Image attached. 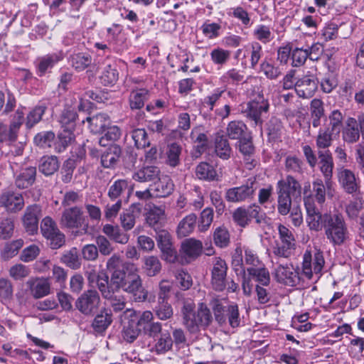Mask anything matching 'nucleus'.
<instances>
[{
	"instance_id": "obj_1",
	"label": "nucleus",
	"mask_w": 364,
	"mask_h": 364,
	"mask_svg": "<svg viewBox=\"0 0 364 364\" xmlns=\"http://www.w3.org/2000/svg\"><path fill=\"white\" fill-rule=\"evenodd\" d=\"M325 264L323 252L316 250L312 257L310 251L306 250L303 255L301 272L294 269L291 264H279L275 269L274 277L277 281L289 287H295L301 279L310 280L313 274H320Z\"/></svg>"
},
{
	"instance_id": "obj_2",
	"label": "nucleus",
	"mask_w": 364,
	"mask_h": 364,
	"mask_svg": "<svg viewBox=\"0 0 364 364\" xmlns=\"http://www.w3.org/2000/svg\"><path fill=\"white\" fill-rule=\"evenodd\" d=\"M109 283L114 287L134 295L138 292L142 293V296H139V298H142L143 300L146 299V294L143 291L142 279L139 269L132 262H125L121 266V271L112 272Z\"/></svg>"
},
{
	"instance_id": "obj_3",
	"label": "nucleus",
	"mask_w": 364,
	"mask_h": 364,
	"mask_svg": "<svg viewBox=\"0 0 364 364\" xmlns=\"http://www.w3.org/2000/svg\"><path fill=\"white\" fill-rule=\"evenodd\" d=\"M183 323L191 333H196L200 329H205L212 322V315L209 309L203 303L199 304L197 311L191 304H186L182 309Z\"/></svg>"
},
{
	"instance_id": "obj_4",
	"label": "nucleus",
	"mask_w": 364,
	"mask_h": 364,
	"mask_svg": "<svg viewBox=\"0 0 364 364\" xmlns=\"http://www.w3.org/2000/svg\"><path fill=\"white\" fill-rule=\"evenodd\" d=\"M323 230L326 238L333 245L343 244L348 237L347 224L343 216L340 213L326 215Z\"/></svg>"
},
{
	"instance_id": "obj_5",
	"label": "nucleus",
	"mask_w": 364,
	"mask_h": 364,
	"mask_svg": "<svg viewBox=\"0 0 364 364\" xmlns=\"http://www.w3.org/2000/svg\"><path fill=\"white\" fill-rule=\"evenodd\" d=\"M269 104L263 95H258L254 100L242 106L241 112L252 122L255 126L262 127L264 122L263 117L267 114Z\"/></svg>"
},
{
	"instance_id": "obj_6",
	"label": "nucleus",
	"mask_w": 364,
	"mask_h": 364,
	"mask_svg": "<svg viewBox=\"0 0 364 364\" xmlns=\"http://www.w3.org/2000/svg\"><path fill=\"white\" fill-rule=\"evenodd\" d=\"M210 304L215 321L220 326L225 324L227 319L232 328H237L240 326V316L238 306L237 304H231L227 306H224L218 299H213Z\"/></svg>"
},
{
	"instance_id": "obj_7",
	"label": "nucleus",
	"mask_w": 364,
	"mask_h": 364,
	"mask_svg": "<svg viewBox=\"0 0 364 364\" xmlns=\"http://www.w3.org/2000/svg\"><path fill=\"white\" fill-rule=\"evenodd\" d=\"M264 264L256 252L248 247L236 248L232 257V265L236 272L245 274L247 269H256Z\"/></svg>"
},
{
	"instance_id": "obj_8",
	"label": "nucleus",
	"mask_w": 364,
	"mask_h": 364,
	"mask_svg": "<svg viewBox=\"0 0 364 364\" xmlns=\"http://www.w3.org/2000/svg\"><path fill=\"white\" fill-rule=\"evenodd\" d=\"M280 242H276L272 249L274 256L278 258H289L295 249V238L291 230L279 224L278 225Z\"/></svg>"
},
{
	"instance_id": "obj_9",
	"label": "nucleus",
	"mask_w": 364,
	"mask_h": 364,
	"mask_svg": "<svg viewBox=\"0 0 364 364\" xmlns=\"http://www.w3.org/2000/svg\"><path fill=\"white\" fill-rule=\"evenodd\" d=\"M99 291L114 311L119 312L125 309L127 302L124 296L121 293L120 289L114 287L111 283L107 284L103 280L99 285Z\"/></svg>"
},
{
	"instance_id": "obj_10",
	"label": "nucleus",
	"mask_w": 364,
	"mask_h": 364,
	"mask_svg": "<svg viewBox=\"0 0 364 364\" xmlns=\"http://www.w3.org/2000/svg\"><path fill=\"white\" fill-rule=\"evenodd\" d=\"M257 182L255 178H250L245 184L228 188L225 191V199L231 203H240L253 197L257 188Z\"/></svg>"
},
{
	"instance_id": "obj_11",
	"label": "nucleus",
	"mask_w": 364,
	"mask_h": 364,
	"mask_svg": "<svg viewBox=\"0 0 364 364\" xmlns=\"http://www.w3.org/2000/svg\"><path fill=\"white\" fill-rule=\"evenodd\" d=\"M100 297L96 290H87L76 300L77 309L85 316L93 315L99 308Z\"/></svg>"
},
{
	"instance_id": "obj_12",
	"label": "nucleus",
	"mask_w": 364,
	"mask_h": 364,
	"mask_svg": "<svg viewBox=\"0 0 364 364\" xmlns=\"http://www.w3.org/2000/svg\"><path fill=\"white\" fill-rule=\"evenodd\" d=\"M304 205L306 210V223L311 230L321 231L324 227V218L331 213L321 214L316 208L314 200L309 196L304 198Z\"/></svg>"
},
{
	"instance_id": "obj_13",
	"label": "nucleus",
	"mask_w": 364,
	"mask_h": 364,
	"mask_svg": "<svg viewBox=\"0 0 364 364\" xmlns=\"http://www.w3.org/2000/svg\"><path fill=\"white\" fill-rule=\"evenodd\" d=\"M25 205L21 193L12 190H3L0 194V207L4 208L9 213H16Z\"/></svg>"
},
{
	"instance_id": "obj_14",
	"label": "nucleus",
	"mask_w": 364,
	"mask_h": 364,
	"mask_svg": "<svg viewBox=\"0 0 364 364\" xmlns=\"http://www.w3.org/2000/svg\"><path fill=\"white\" fill-rule=\"evenodd\" d=\"M228 266L225 260L215 258L211 270V284L215 291H222L227 285Z\"/></svg>"
},
{
	"instance_id": "obj_15",
	"label": "nucleus",
	"mask_w": 364,
	"mask_h": 364,
	"mask_svg": "<svg viewBox=\"0 0 364 364\" xmlns=\"http://www.w3.org/2000/svg\"><path fill=\"white\" fill-rule=\"evenodd\" d=\"M85 221V218L82 208L78 206H73L65 208L63 211L60 223L62 227L74 229L81 228Z\"/></svg>"
},
{
	"instance_id": "obj_16",
	"label": "nucleus",
	"mask_w": 364,
	"mask_h": 364,
	"mask_svg": "<svg viewBox=\"0 0 364 364\" xmlns=\"http://www.w3.org/2000/svg\"><path fill=\"white\" fill-rule=\"evenodd\" d=\"M41 217V208L39 205L33 204L26 208L22 216V223L26 231L29 235L37 233Z\"/></svg>"
},
{
	"instance_id": "obj_17",
	"label": "nucleus",
	"mask_w": 364,
	"mask_h": 364,
	"mask_svg": "<svg viewBox=\"0 0 364 364\" xmlns=\"http://www.w3.org/2000/svg\"><path fill=\"white\" fill-rule=\"evenodd\" d=\"M317 78L313 75H306L295 82V91L299 97H312L318 89Z\"/></svg>"
},
{
	"instance_id": "obj_18",
	"label": "nucleus",
	"mask_w": 364,
	"mask_h": 364,
	"mask_svg": "<svg viewBox=\"0 0 364 364\" xmlns=\"http://www.w3.org/2000/svg\"><path fill=\"white\" fill-rule=\"evenodd\" d=\"M337 178L340 186L346 193L354 194L359 191V181L351 170L345 168H339L337 172Z\"/></svg>"
},
{
	"instance_id": "obj_19",
	"label": "nucleus",
	"mask_w": 364,
	"mask_h": 364,
	"mask_svg": "<svg viewBox=\"0 0 364 364\" xmlns=\"http://www.w3.org/2000/svg\"><path fill=\"white\" fill-rule=\"evenodd\" d=\"M318 155L320 159V169L325 178V183L328 189V196H332V183L331 180L333 176V158L328 150L318 151Z\"/></svg>"
},
{
	"instance_id": "obj_20",
	"label": "nucleus",
	"mask_w": 364,
	"mask_h": 364,
	"mask_svg": "<svg viewBox=\"0 0 364 364\" xmlns=\"http://www.w3.org/2000/svg\"><path fill=\"white\" fill-rule=\"evenodd\" d=\"M277 192L288 195L290 198H301V186L293 176H287L277 182Z\"/></svg>"
},
{
	"instance_id": "obj_21",
	"label": "nucleus",
	"mask_w": 364,
	"mask_h": 364,
	"mask_svg": "<svg viewBox=\"0 0 364 364\" xmlns=\"http://www.w3.org/2000/svg\"><path fill=\"white\" fill-rule=\"evenodd\" d=\"M203 245L200 240L193 238L188 239L181 244L180 252L187 262L196 259L202 253Z\"/></svg>"
},
{
	"instance_id": "obj_22",
	"label": "nucleus",
	"mask_w": 364,
	"mask_h": 364,
	"mask_svg": "<svg viewBox=\"0 0 364 364\" xmlns=\"http://www.w3.org/2000/svg\"><path fill=\"white\" fill-rule=\"evenodd\" d=\"M239 151L243 155L247 168L251 170L255 168L257 161L254 159L255 149L251 137L240 139Z\"/></svg>"
},
{
	"instance_id": "obj_23",
	"label": "nucleus",
	"mask_w": 364,
	"mask_h": 364,
	"mask_svg": "<svg viewBox=\"0 0 364 364\" xmlns=\"http://www.w3.org/2000/svg\"><path fill=\"white\" fill-rule=\"evenodd\" d=\"M341 134L342 139L345 143L351 144L359 141L361 134L355 118L348 117L346 119Z\"/></svg>"
},
{
	"instance_id": "obj_24",
	"label": "nucleus",
	"mask_w": 364,
	"mask_h": 364,
	"mask_svg": "<svg viewBox=\"0 0 364 364\" xmlns=\"http://www.w3.org/2000/svg\"><path fill=\"white\" fill-rule=\"evenodd\" d=\"M64 58L65 54L61 50L40 58L37 66L38 75H44L48 69L52 68L55 64L63 60Z\"/></svg>"
},
{
	"instance_id": "obj_25",
	"label": "nucleus",
	"mask_w": 364,
	"mask_h": 364,
	"mask_svg": "<svg viewBox=\"0 0 364 364\" xmlns=\"http://www.w3.org/2000/svg\"><path fill=\"white\" fill-rule=\"evenodd\" d=\"M160 176V169L155 166H144L134 172L132 178L140 183L155 182Z\"/></svg>"
},
{
	"instance_id": "obj_26",
	"label": "nucleus",
	"mask_w": 364,
	"mask_h": 364,
	"mask_svg": "<svg viewBox=\"0 0 364 364\" xmlns=\"http://www.w3.org/2000/svg\"><path fill=\"white\" fill-rule=\"evenodd\" d=\"M26 285L36 299L42 298L50 292V284L45 279L31 278L26 282Z\"/></svg>"
},
{
	"instance_id": "obj_27",
	"label": "nucleus",
	"mask_w": 364,
	"mask_h": 364,
	"mask_svg": "<svg viewBox=\"0 0 364 364\" xmlns=\"http://www.w3.org/2000/svg\"><path fill=\"white\" fill-rule=\"evenodd\" d=\"M123 231L118 225L105 224L102 227V232L116 243L126 245L129 240V235Z\"/></svg>"
},
{
	"instance_id": "obj_28",
	"label": "nucleus",
	"mask_w": 364,
	"mask_h": 364,
	"mask_svg": "<svg viewBox=\"0 0 364 364\" xmlns=\"http://www.w3.org/2000/svg\"><path fill=\"white\" fill-rule=\"evenodd\" d=\"M156 197L164 198L170 196L174 190L173 181L167 176L160 177L154 182V188Z\"/></svg>"
},
{
	"instance_id": "obj_29",
	"label": "nucleus",
	"mask_w": 364,
	"mask_h": 364,
	"mask_svg": "<svg viewBox=\"0 0 364 364\" xmlns=\"http://www.w3.org/2000/svg\"><path fill=\"white\" fill-rule=\"evenodd\" d=\"M77 117L75 107H72L66 105L62 111L58 122L61 125L62 129L74 130L75 127V121Z\"/></svg>"
},
{
	"instance_id": "obj_30",
	"label": "nucleus",
	"mask_w": 364,
	"mask_h": 364,
	"mask_svg": "<svg viewBox=\"0 0 364 364\" xmlns=\"http://www.w3.org/2000/svg\"><path fill=\"white\" fill-rule=\"evenodd\" d=\"M36 168L29 166L22 169L15 180L16 186L20 189H25L32 186L36 180Z\"/></svg>"
},
{
	"instance_id": "obj_31",
	"label": "nucleus",
	"mask_w": 364,
	"mask_h": 364,
	"mask_svg": "<svg viewBox=\"0 0 364 364\" xmlns=\"http://www.w3.org/2000/svg\"><path fill=\"white\" fill-rule=\"evenodd\" d=\"M121 148L115 144H111L101 156V164L105 168H112L115 166L121 155Z\"/></svg>"
},
{
	"instance_id": "obj_32",
	"label": "nucleus",
	"mask_w": 364,
	"mask_h": 364,
	"mask_svg": "<svg viewBox=\"0 0 364 364\" xmlns=\"http://www.w3.org/2000/svg\"><path fill=\"white\" fill-rule=\"evenodd\" d=\"M112 322V313L106 309H103L95 317L92 326L97 333H103Z\"/></svg>"
},
{
	"instance_id": "obj_33",
	"label": "nucleus",
	"mask_w": 364,
	"mask_h": 364,
	"mask_svg": "<svg viewBox=\"0 0 364 364\" xmlns=\"http://www.w3.org/2000/svg\"><path fill=\"white\" fill-rule=\"evenodd\" d=\"M89 123L91 132L94 133H100L105 130L109 124V117L105 113H98L92 117L86 118Z\"/></svg>"
},
{
	"instance_id": "obj_34",
	"label": "nucleus",
	"mask_w": 364,
	"mask_h": 364,
	"mask_svg": "<svg viewBox=\"0 0 364 364\" xmlns=\"http://www.w3.org/2000/svg\"><path fill=\"white\" fill-rule=\"evenodd\" d=\"M149 95V90L145 88L132 90L129 96L130 109L132 110L141 109L144 106L145 102L148 100Z\"/></svg>"
},
{
	"instance_id": "obj_35",
	"label": "nucleus",
	"mask_w": 364,
	"mask_h": 364,
	"mask_svg": "<svg viewBox=\"0 0 364 364\" xmlns=\"http://www.w3.org/2000/svg\"><path fill=\"white\" fill-rule=\"evenodd\" d=\"M336 133L330 129L320 128L316 137V145L318 151H326L332 145Z\"/></svg>"
},
{
	"instance_id": "obj_36",
	"label": "nucleus",
	"mask_w": 364,
	"mask_h": 364,
	"mask_svg": "<svg viewBox=\"0 0 364 364\" xmlns=\"http://www.w3.org/2000/svg\"><path fill=\"white\" fill-rule=\"evenodd\" d=\"M196 176L200 179L208 181H218V176L216 170L208 163L200 162L195 169Z\"/></svg>"
},
{
	"instance_id": "obj_37",
	"label": "nucleus",
	"mask_w": 364,
	"mask_h": 364,
	"mask_svg": "<svg viewBox=\"0 0 364 364\" xmlns=\"http://www.w3.org/2000/svg\"><path fill=\"white\" fill-rule=\"evenodd\" d=\"M92 56L85 53H75L70 57L72 67L77 72L85 70L92 64Z\"/></svg>"
},
{
	"instance_id": "obj_38",
	"label": "nucleus",
	"mask_w": 364,
	"mask_h": 364,
	"mask_svg": "<svg viewBox=\"0 0 364 364\" xmlns=\"http://www.w3.org/2000/svg\"><path fill=\"white\" fill-rule=\"evenodd\" d=\"M190 138L196 144V149L200 153L204 152L208 146V139L200 127H194L191 132Z\"/></svg>"
},
{
	"instance_id": "obj_39",
	"label": "nucleus",
	"mask_w": 364,
	"mask_h": 364,
	"mask_svg": "<svg viewBox=\"0 0 364 364\" xmlns=\"http://www.w3.org/2000/svg\"><path fill=\"white\" fill-rule=\"evenodd\" d=\"M101 83L105 86H112L119 80V72L115 65L109 64L102 70L100 76Z\"/></svg>"
},
{
	"instance_id": "obj_40",
	"label": "nucleus",
	"mask_w": 364,
	"mask_h": 364,
	"mask_svg": "<svg viewBox=\"0 0 364 364\" xmlns=\"http://www.w3.org/2000/svg\"><path fill=\"white\" fill-rule=\"evenodd\" d=\"M59 168V161L56 156H43L39 164V171L46 176L53 175Z\"/></svg>"
},
{
	"instance_id": "obj_41",
	"label": "nucleus",
	"mask_w": 364,
	"mask_h": 364,
	"mask_svg": "<svg viewBox=\"0 0 364 364\" xmlns=\"http://www.w3.org/2000/svg\"><path fill=\"white\" fill-rule=\"evenodd\" d=\"M75 140V134L73 130L62 129L58 134V139L55 142V149L61 153L66 149Z\"/></svg>"
},
{
	"instance_id": "obj_42",
	"label": "nucleus",
	"mask_w": 364,
	"mask_h": 364,
	"mask_svg": "<svg viewBox=\"0 0 364 364\" xmlns=\"http://www.w3.org/2000/svg\"><path fill=\"white\" fill-rule=\"evenodd\" d=\"M128 188L129 184L127 180L118 179L109 186L107 196L111 200H118L125 192L129 191Z\"/></svg>"
},
{
	"instance_id": "obj_43",
	"label": "nucleus",
	"mask_w": 364,
	"mask_h": 364,
	"mask_svg": "<svg viewBox=\"0 0 364 364\" xmlns=\"http://www.w3.org/2000/svg\"><path fill=\"white\" fill-rule=\"evenodd\" d=\"M144 269L149 277H154L161 270V263L156 256L150 255L144 258Z\"/></svg>"
},
{
	"instance_id": "obj_44",
	"label": "nucleus",
	"mask_w": 364,
	"mask_h": 364,
	"mask_svg": "<svg viewBox=\"0 0 364 364\" xmlns=\"http://www.w3.org/2000/svg\"><path fill=\"white\" fill-rule=\"evenodd\" d=\"M18 136L14 128L0 121V143L10 145L16 141Z\"/></svg>"
},
{
	"instance_id": "obj_45",
	"label": "nucleus",
	"mask_w": 364,
	"mask_h": 364,
	"mask_svg": "<svg viewBox=\"0 0 364 364\" xmlns=\"http://www.w3.org/2000/svg\"><path fill=\"white\" fill-rule=\"evenodd\" d=\"M197 217L191 213L185 217L178 224L177 233L180 237H186L193 232L196 223Z\"/></svg>"
},
{
	"instance_id": "obj_46",
	"label": "nucleus",
	"mask_w": 364,
	"mask_h": 364,
	"mask_svg": "<svg viewBox=\"0 0 364 364\" xmlns=\"http://www.w3.org/2000/svg\"><path fill=\"white\" fill-rule=\"evenodd\" d=\"M215 151L220 159H228L231 154V148L228 140L224 136H218L215 138Z\"/></svg>"
},
{
	"instance_id": "obj_47",
	"label": "nucleus",
	"mask_w": 364,
	"mask_h": 364,
	"mask_svg": "<svg viewBox=\"0 0 364 364\" xmlns=\"http://www.w3.org/2000/svg\"><path fill=\"white\" fill-rule=\"evenodd\" d=\"M46 107L44 105H38L31 109L27 114L26 118V127L27 129H31L41 119L45 114Z\"/></svg>"
},
{
	"instance_id": "obj_48",
	"label": "nucleus",
	"mask_w": 364,
	"mask_h": 364,
	"mask_svg": "<svg viewBox=\"0 0 364 364\" xmlns=\"http://www.w3.org/2000/svg\"><path fill=\"white\" fill-rule=\"evenodd\" d=\"M61 262L73 269H77L81 266L77 250L75 247L65 252L61 257Z\"/></svg>"
},
{
	"instance_id": "obj_49",
	"label": "nucleus",
	"mask_w": 364,
	"mask_h": 364,
	"mask_svg": "<svg viewBox=\"0 0 364 364\" xmlns=\"http://www.w3.org/2000/svg\"><path fill=\"white\" fill-rule=\"evenodd\" d=\"M182 148L176 143L168 145L166 151V164L172 167H176L180 164V156Z\"/></svg>"
},
{
	"instance_id": "obj_50",
	"label": "nucleus",
	"mask_w": 364,
	"mask_h": 364,
	"mask_svg": "<svg viewBox=\"0 0 364 364\" xmlns=\"http://www.w3.org/2000/svg\"><path fill=\"white\" fill-rule=\"evenodd\" d=\"M23 245V240L18 239L8 242L5 245L1 252V256L4 259H9L16 255L19 250Z\"/></svg>"
},
{
	"instance_id": "obj_51",
	"label": "nucleus",
	"mask_w": 364,
	"mask_h": 364,
	"mask_svg": "<svg viewBox=\"0 0 364 364\" xmlns=\"http://www.w3.org/2000/svg\"><path fill=\"white\" fill-rule=\"evenodd\" d=\"M248 274L259 282L262 286H268L270 282L269 271L262 264L256 269H247Z\"/></svg>"
},
{
	"instance_id": "obj_52",
	"label": "nucleus",
	"mask_w": 364,
	"mask_h": 364,
	"mask_svg": "<svg viewBox=\"0 0 364 364\" xmlns=\"http://www.w3.org/2000/svg\"><path fill=\"white\" fill-rule=\"evenodd\" d=\"M329 124L325 127L338 134L340 133L343 116L338 109L333 110L328 115Z\"/></svg>"
},
{
	"instance_id": "obj_53",
	"label": "nucleus",
	"mask_w": 364,
	"mask_h": 364,
	"mask_svg": "<svg viewBox=\"0 0 364 364\" xmlns=\"http://www.w3.org/2000/svg\"><path fill=\"white\" fill-rule=\"evenodd\" d=\"M140 331L141 328L135 324L134 319H131L128 324L124 326L122 337L126 341L132 343L139 336Z\"/></svg>"
},
{
	"instance_id": "obj_54",
	"label": "nucleus",
	"mask_w": 364,
	"mask_h": 364,
	"mask_svg": "<svg viewBox=\"0 0 364 364\" xmlns=\"http://www.w3.org/2000/svg\"><path fill=\"white\" fill-rule=\"evenodd\" d=\"M156 316L161 320H167L172 317L173 309L166 300H158V304L154 309Z\"/></svg>"
},
{
	"instance_id": "obj_55",
	"label": "nucleus",
	"mask_w": 364,
	"mask_h": 364,
	"mask_svg": "<svg viewBox=\"0 0 364 364\" xmlns=\"http://www.w3.org/2000/svg\"><path fill=\"white\" fill-rule=\"evenodd\" d=\"M246 129L247 127L243 122L232 121L228 125L227 134L230 139H238L241 138Z\"/></svg>"
},
{
	"instance_id": "obj_56",
	"label": "nucleus",
	"mask_w": 364,
	"mask_h": 364,
	"mask_svg": "<svg viewBox=\"0 0 364 364\" xmlns=\"http://www.w3.org/2000/svg\"><path fill=\"white\" fill-rule=\"evenodd\" d=\"M164 215V209L162 207L154 205L150 208L146 213V222L151 226L155 227L158 225Z\"/></svg>"
},
{
	"instance_id": "obj_57",
	"label": "nucleus",
	"mask_w": 364,
	"mask_h": 364,
	"mask_svg": "<svg viewBox=\"0 0 364 364\" xmlns=\"http://www.w3.org/2000/svg\"><path fill=\"white\" fill-rule=\"evenodd\" d=\"M14 230V220L7 217L0 222V237L7 240L12 237Z\"/></svg>"
},
{
	"instance_id": "obj_58",
	"label": "nucleus",
	"mask_w": 364,
	"mask_h": 364,
	"mask_svg": "<svg viewBox=\"0 0 364 364\" xmlns=\"http://www.w3.org/2000/svg\"><path fill=\"white\" fill-rule=\"evenodd\" d=\"M75 168L76 161L75 159H68L63 163L60 172L63 182L67 183L72 181L73 172Z\"/></svg>"
},
{
	"instance_id": "obj_59",
	"label": "nucleus",
	"mask_w": 364,
	"mask_h": 364,
	"mask_svg": "<svg viewBox=\"0 0 364 364\" xmlns=\"http://www.w3.org/2000/svg\"><path fill=\"white\" fill-rule=\"evenodd\" d=\"M307 58H309L308 51L304 48H295L291 50V65L293 67L302 66Z\"/></svg>"
},
{
	"instance_id": "obj_60",
	"label": "nucleus",
	"mask_w": 364,
	"mask_h": 364,
	"mask_svg": "<svg viewBox=\"0 0 364 364\" xmlns=\"http://www.w3.org/2000/svg\"><path fill=\"white\" fill-rule=\"evenodd\" d=\"M120 224L124 231L131 230L135 225L136 216L130 208L124 211L119 217Z\"/></svg>"
},
{
	"instance_id": "obj_61",
	"label": "nucleus",
	"mask_w": 364,
	"mask_h": 364,
	"mask_svg": "<svg viewBox=\"0 0 364 364\" xmlns=\"http://www.w3.org/2000/svg\"><path fill=\"white\" fill-rule=\"evenodd\" d=\"M96 246L101 255H109L114 250L109 240L104 235H98L96 239Z\"/></svg>"
},
{
	"instance_id": "obj_62",
	"label": "nucleus",
	"mask_w": 364,
	"mask_h": 364,
	"mask_svg": "<svg viewBox=\"0 0 364 364\" xmlns=\"http://www.w3.org/2000/svg\"><path fill=\"white\" fill-rule=\"evenodd\" d=\"M215 245L220 247H225L230 242V235L228 230L223 227L216 228L213 234Z\"/></svg>"
},
{
	"instance_id": "obj_63",
	"label": "nucleus",
	"mask_w": 364,
	"mask_h": 364,
	"mask_svg": "<svg viewBox=\"0 0 364 364\" xmlns=\"http://www.w3.org/2000/svg\"><path fill=\"white\" fill-rule=\"evenodd\" d=\"M313 192L316 201L319 204L324 203L326 200V191H328L326 185L323 184L321 179H316L313 182Z\"/></svg>"
},
{
	"instance_id": "obj_64",
	"label": "nucleus",
	"mask_w": 364,
	"mask_h": 364,
	"mask_svg": "<svg viewBox=\"0 0 364 364\" xmlns=\"http://www.w3.org/2000/svg\"><path fill=\"white\" fill-rule=\"evenodd\" d=\"M55 139V134L52 132H43L37 134L34 137V143L41 147H50Z\"/></svg>"
}]
</instances>
